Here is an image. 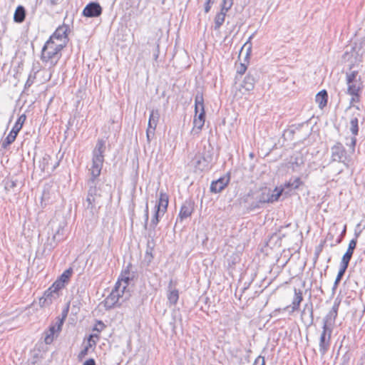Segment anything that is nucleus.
I'll use <instances>...</instances> for the list:
<instances>
[{"instance_id": "5", "label": "nucleus", "mask_w": 365, "mask_h": 365, "mask_svg": "<svg viewBox=\"0 0 365 365\" xmlns=\"http://www.w3.org/2000/svg\"><path fill=\"white\" fill-rule=\"evenodd\" d=\"M50 225L53 231V237L51 239L48 238L45 247L49 251H51L57 246L58 242L64 239L66 223L65 222H61L56 225V222L52 221L50 222Z\"/></svg>"}, {"instance_id": "6", "label": "nucleus", "mask_w": 365, "mask_h": 365, "mask_svg": "<svg viewBox=\"0 0 365 365\" xmlns=\"http://www.w3.org/2000/svg\"><path fill=\"white\" fill-rule=\"evenodd\" d=\"M333 330L322 327L319 341V351L323 357L329 351L331 343V334Z\"/></svg>"}, {"instance_id": "2", "label": "nucleus", "mask_w": 365, "mask_h": 365, "mask_svg": "<svg viewBox=\"0 0 365 365\" xmlns=\"http://www.w3.org/2000/svg\"><path fill=\"white\" fill-rule=\"evenodd\" d=\"M282 192L283 188L275 187L272 192L267 187L262 188L248 193L245 198V202L249 205L251 210L259 208L262 204L272 203L277 201Z\"/></svg>"}, {"instance_id": "1", "label": "nucleus", "mask_w": 365, "mask_h": 365, "mask_svg": "<svg viewBox=\"0 0 365 365\" xmlns=\"http://www.w3.org/2000/svg\"><path fill=\"white\" fill-rule=\"evenodd\" d=\"M106 140L98 139L92 152V165L88 169L89 178L86 181L88 195L86 197L87 208L93 210L99 203L101 196V189L97 186L104 163Z\"/></svg>"}, {"instance_id": "27", "label": "nucleus", "mask_w": 365, "mask_h": 365, "mask_svg": "<svg viewBox=\"0 0 365 365\" xmlns=\"http://www.w3.org/2000/svg\"><path fill=\"white\" fill-rule=\"evenodd\" d=\"M360 115L357 113L356 115L353 114L351 117L349 122V129L351 134L354 136H356L359 134V116Z\"/></svg>"}, {"instance_id": "28", "label": "nucleus", "mask_w": 365, "mask_h": 365, "mask_svg": "<svg viewBox=\"0 0 365 365\" xmlns=\"http://www.w3.org/2000/svg\"><path fill=\"white\" fill-rule=\"evenodd\" d=\"M26 16V10L23 6H18L16 9L14 20L16 23H22Z\"/></svg>"}, {"instance_id": "31", "label": "nucleus", "mask_w": 365, "mask_h": 365, "mask_svg": "<svg viewBox=\"0 0 365 365\" xmlns=\"http://www.w3.org/2000/svg\"><path fill=\"white\" fill-rule=\"evenodd\" d=\"M226 12L220 11V12L217 13L215 17V26L214 29L218 30L222 26L223 23L225 22Z\"/></svg>"}, {"instance_id": "16", "label": "nucleus", "mask_w": 365, "mask_h": 365, "mask_svg": "<svg viewBox=\"0 0 365 365\" xmlns=\"http://www.w3.org/2000/svg\"><path fill=\"white\" fill-rule=\"evenodd\" d=\"M59 297V293L55 292L50 287L44 292L43 297L39 299V305L41 307H48L52 304L53 300Z\"/></svg>"}, {"instance_id": "54", "label": "nucleus", "mask_w": 365, "mask_h": 365, "mask_svg": "<svg viewBox=\"0 0 365 365\" xmlns=\"http://www.w3.org/2000/svg\"><path fill=\"white\" fill-rule=\"evenodd\" d=\"M255 34H253L252 35H251L250 37H249V39L247 40V41L244 44V47L247 46L248 44L249 46L247 48V56L250 55V53L251 52V43H250V40L253 38Z\"/></svg>"}, {"instance_id": "34", "label": "nucleus", "mask_w": 365, "mask_h": 365, "mask_svg": "<svg viewBox=\"0 0 365 365\" xmlns=\"http://www.w3.org/2000/svg\"><path fill=\"white\" fill-rule=\"evenodd\" d=\"M73 274V269L68 268L66 269L58 277V280L64 283L65 284L68 282L71 275Z\"/></svg>"}, {"instance_id": "35", "label": "nucleus", "mask_w": 365, "mask_h": 365, "mask_svg": "<svg viewBox=\"0 0 365 365\" xmlns=\"http://www.w3.org/2000/svg\"><path fill=\"white\" fill-rule=\"evenodd\" d=\"M68 310H69V305L68 304L66 306V307H65L63 309L62 313H61V317H57L56 318V322L58 323V329H59V327H62L63 326V322H64L65 319H66V317L68 316Z\"/></svg>"}, {"instance_id": "45", "label": "nucleus", "mask_w": 365, "mask_h": 365, "mask_svg": "<svg viewBox=\"0 0 365 365\" xmlns=\"http://www.w3.org/2000/svg\"><path fill=\"white\" fill-rule=\"evenodd\" d=\"M195 104H204V98L202 93L197 91L195 97Z\"/></svg>"}, {"instance_id": "7", "label": "nucleus", "mask_w": 365, "mask_h": 365, "mask_svg": "<svg viewBox=\"0 0 365 365\" xmlns=\"http://www.w3.org/2000/svg\"><path fill=\"white\" fill-rule=\"evenodd\" d=\"M26 115L22 114L19 117L16 122L15 123L14 127L10 131L9 134L5 138V140L1 143V147L3 148H6L9 145H11L16 138V136L22 128V126L26 120Z\"/></svg>"}, {"instance_id": "14", "label": "nucleus", "mask_w": 365, "mask_h": 365, "mask_svg": "<svg viewBox=\"0 0 365 365\" xmlns=\"http://www.w3.org/2000/svg\"><path fill=\"white\" fill-rule=\"evenodd\" d=\"M194 211V202L192 200H185L182 205L179 215L176 220V223L179 221L181 222L184 220L192 215Z\"/></svg>"}, {"instance_id": "62", "label": "nucleus", "mask_w": 365, "mask_h": 365, "mask_svg": "<svg viewBox=\"0 0 365 365\" xmlns=\"http://www.w3.org/2000/svg\"><path fill=\"white\" fill-rule=\"evenodd\" d=\"M361 234V232H355L354 233V237L353 239H356V240H358V237H359Z\"/></svg>"}, {"instance_id": "63", "label": "nucleus", "mask_w": 365, "mask_h": 365, "mask_svg": "<svg viewBox=\"0 0 365 365\" xmlns=\"http://www.w3.org/2000/svg\"><path fill=\"white\" fill-rule=\"evenodd\" d=\"M351 101V102H358L359 101L356 100V96H352Z\"/></svg>"}, {"instance_id": "30", "label": "nucleus", "mask_w": 365, "mask_h": 365, "mask_svg": "<svg viewBox=\"0 0 365 365\" xmlns=\"http://www.w3.org/2000/svg\"><path fill=\"white\" fill-rule=\"evenodd\" d=\"M205 121V120L201 119L193 120V128L191 130V134L192 135H197L200 133L202 127L204 126Z\"/></svg>"}, {"instance_id": "37", "label": "nucleus", "mask_w": 365, "mask_h": 365, "mask_svg": "<svg viewBox=\"0 0 365 365\" xmlns=\"http://www.w3.org/2000/svg\"><path fill=\"white\" fill-rule=\"evenodd\" d=\"M345 272H346L345 269L339 268V270L338 272L337 276L336 277V279L334 281V286H333V288H332L334 292L335 291V289L338 287V285H339L340 281L341 280V279H342Z\"/></svg>"}, {"instance_id": "60", "label": "nucleus", "mask_w": 365, "mask_h": 365, "mask_svg": "<svg viewBox=\"0 0 365 365\" xmlns=\"http://www.w3.org/2000/svg\"><path fill=\"white\" fill-rule=\"evenodd\" d=\"M83 365H96V362L94 359H89L88 360L86 361Z\"/></svg>"}, {"instance_id": "25", "label": "nucleus", "mask_w": 365, "mask_h": 365, "mask_svg": "<svg viewBox=\"0 0 365 365\" xmlns=\"http://www.w3.org/2000/svg\"><path fill=\"white\" fill-rule=\"evenodd\" d=\"M327 101L328 93L326 90H322L316 95L315 101L319 108L323 109L327 106Z\"/></svg>"}, {"instance_id": "9", "label": "nucleus", "mask_w": 365, "mask_h": 365, "mask_svg": "<svg viewBox=\"0 0 365 365\" xmlns=\"http://www.w3.org/2000/svg\"><path fill=\"white\" fill-rule=\"evenodd\" d=\"M339 302L335 301L331 310L327 314L322 320V327L331 329L333 330L335 320L338 315Z\"/></svg>"}, {"instance_id": "40", "label": "nucleus", "mask_w": 365, "mask_h": 365, "mask_svg": "<svg viewBox=\"0 0 365 365\" xmlns=\"http://www.w3.org/2000/svg\"><path fill=\"white\" fill-rule=\"evenodd\" d=\"M233 5V1L230 0H222L221 5V11L227 12Z\"/></svg>"}, {"instance_id": "19", "label": "nucleus", "mask_w": 365, "mask_h": 365, "mask_svg": "<svg viewBox=\"0 0 365 365\" xmlns=\"http://www.w3.org/2000/svg\"><path fill=\"white\" fill-rule=\"evenodd\" d=\"M62 327H59L58 328V323L55 322L53 324H51L48 329L44 332V342L46 344H51L55 337H57L58 334L61 331Z\"/></svg>"}, {"instance_id": "20", "label": "nucleus", "mask_w": 365, "mask_h": 365, "mask_svg": "<svg viewBox=\"0 0 365 365\" xmlns=\"http://www.w3.org/2000/svg\"><path fill=\"white\" fill-rule=\"evenodd\" d=\"M51 160V157L48 154H45L42 157L41 160H39L38 167L43 173H47L48 174H50L53 172L58 166L59 162L58 161L51 168H50L49 163Z\"/></svg>"}, {"instance_id": "48", "label": "nucleus", "mask_w": 365, "mask_h": 365, "mask_svg": "<svg viewBox=\"0 0 365 365\" xmlns=\"http://www.w3.org/2000/svg\"><path fill=\"white\" fill-rule=\"evenodd\" d=\"M252 365H265V359H264V357L259 355L258 356Z\"/></svg>"}, {"instance_id": "49", "label": "nucleus", "mask_w": 365, "mask_h": 365, "mask_svg": "<svg viewBox=\"0 0 365 365\" xmlns=\"http://www.w3.org/2000/svg\"><path fill=\"white\" fill-rule=\"evenodd\" d=\"M99 339V336L98 334H92L89 336V338H88V343H91L93 344V346H96V340L95 339Z\"/></svg>"}, {"instance_id": "50", "label": "nucleus", "mask_w": 365, "mask_h": 365, "mask_svg": "<svg viewBox=\"0 0 365 365\" xmlns=\"http://www.w3.org/2000/svg\"><path fill=\"white\" fill-rule=\"evenodd\" d=\"M145 223H144V227L146 229L148 227V218H149V210H148V205L146 203L145 208Z\"/></svg>"}, {"instance_id": "55", "label": "nucleus", "mask_w": 365, "mask_h": 365, "mask_svg": "<svg viewBox=\"0 0 365 365\" xmlns=\"http://www.w3.org/2000/svg\"><path fill=\"white\" fill-rule=\"evenodd\" d=\"M247 70V66L244 63H240L239 68H237V73L242 75L245 73Z\"/></svg>"}, {"instance_id": "61", "label": "nucleus", "mask_w": 365, "mask_h": 365, "mask_svg": "<svg viewBox=\"0 0 365 365\" xmlns=\"http://www.w3.org/2000/svg\"><path fill=\"white\" fill-rule=\"evenodd\" d=\"M356 136H354V135H353V137L351 138V145H352L353 147H354V146H355V145H356Z\"/></svg>"}, {"instance_id": "57", "label": "nucleus", "mask_w": 365, "mask_h": 365, "mask_svg": "<svg viewBox=\"0 0 365 365\" xmlns=\"http://www.w3.org/2000/svg\"><path fill=\"white\" fill-rule=\"evenodd\" d=\"M159 53H160L159 44H157L156 47H155V48L154 50V52H153V59H154L155 61H158V57H159Z\"/></svg>"}, {"instance_id": "4", "label": "nucleus", "mask_w": 365, "mask_h": 365, "mask_svg": "<svg viewBox=\"0 0 365 365\" xmlns=\"http://www.w3.org/2000/svg\"><path fill=\"white\" fill-rule=\"evenodd\" d=\"M212 161V154L210 150H207L205 147L202 150H199L191 160V165L195 169V171H205L210 168V164Z\"/></svg>"}, {"instance_id": "11", "label": "nucleus", "mask_w": 365, "mask_h": 365, "mask_svg": "<svg viewBox=\"0 0 365 365\" xmlns=\"http://www.w3.org/2000/svg\"><path fill=\"white\" fill-rule=\"evenodd\" d=\"M303 299L304 297L302 291L299 289L294 288V297L292 304L285 307L283 309L285 311H289L290 314L298 312L300 309V304Z\"/></svg>"}, {"instance_id": "38", "label": "nucleus", "mask_w": 365, "mask_h": 365, "mask_svg": "<svg viewBox=\"0 0 365 365\" xmlns=\"http://www.w3.org/2000/svg\"><path fill=\"white\" fill-rule=\"evenodd\" d=\"M346 233V225H344L343 230L341 232L340 235H339L338 238L335 240V242L334 243L331 244V247H334L337 245H339L342 242L343 239L344 238Z\"/></svg>"}, {"instance_id": "13", "label": "nucleus", "mask_w": 365, "mask_h": 365, "mask_svg": "<svg viewBox=\"0 0 365 365\" xmlns=\"http://www.w3.org/2000/svg\"><path fill=\"white\" fill-rule=\"evenodd\" d=\"M103 9L98 2L92 1L88 4L83 10L82 14L86 17L94 18L101 15Z\"/></svg>"}, {"instance_id": "46", "label": "nucleus", "mask_w": 365, "mask_h": 365, "mask_svg": "<svg viewBox=\"0 0 365 365\" xmlns=\"http://www.w3.org/2000/svg\"><path fill=\"white\" fill-rule=\"evenodd\" d=\"M155 129L150 128V127H148L147 130H146V138H147V141L148 143H150L151 139L153 138V136L155 135Z\"/></svg>"}, {"instance_id": "52", "label": "nucleus", "mask_w": 365, "mask_h": 365, "mask_svg": "<svg viewBox=\"0 0 365 365\" xmlns=\"http://www.w3.org/2000/svg\"><path fill=\"white\" fill-rule=\"evenodd\" d=\"M214 0H207L205 4V12L208 13L210 11L211 6L213 4Z\"/></svg>"}, {"instance_id": "41", "label": "nucleus", "mask_w": 365, "mask_h": 365, "mask_svg": "<svg viewBox=\"0 0 365 365\" xmlns=\"http://www.w3.org/2000/svg\"><path fill=\"white\" fill-rule=\"evenodd\" d=\"M357 74H358V72L356 71H354L349 73H346V83H354L356 81Z\"/></svg>"}, {"instance_id": "33", "label": "nucleus", "mask_w": 365, "mask_h": 365, "mask_svg": "<svg viewBox=\"0 0 365 365\" xmlns=\"http://www.w3.org/2000/svg\"><path fill=\"white\" fill-rule=\"evenodd\" d=\"M352 255H353L346 252L341 258L339 268L346 270V269L348 268L349 262L351 259Z\"/></svg>"}, {"instance_id": "18", "label": "nucleus", "mask_w": 365, "mask_h": 365, "mask_svg": "<svg viewBox=\"0 0 365 365\" xmlns=\"http://www.w3.org/2000/svg\"><path fill=\"white\" fill-rule=\"evenodd\" d=\"M331 150L332 161L344 162L343 158H346V151L341 143H336Z\"/></svg>"}, {"instance_id": "23", "label": "nucleus", "mask_w": 365, "mask_h": 365, "mask_svg": "<svg viewBox=\"0 0 365 365\" xmlns=\"http://www.w3.org/2000/svg\"><path fill=\"white\" fill-rule=\"evenodd\" d=\"M168 195L161 190L159 194L158 203L155 206V209L159 210L165 213L168 205Z\"/></svg>"}, {"instance_id": "58", "label": "nucleus", "mask_w": 365, "mask_h": 365, "mask_svg": "<svg viewBox=\"0 0 365 365\" xmlns=\"http://www.w3.org/2000/svg\"><path fill=\"white\" fill-rule=\"evenodd\" d=\"M335 231V232H337V229L335 227H333L331 228L330 232L327 235V240H333L334 239V235L331 233L332 231Z\"/></svg>"}, {"instance_id": "42", "label": "nucleus", "mask_w": 365, "mask_h": 365, "mask_svg": "<svg viewBox=\"0 0 365 365\" xmlns=\"http://www.w3.org/2000/svg\"><path fill=\"white\" fill-rule=\"evenodd\" d=\"M356 244H357L356 240L352 239L349 243V246H348V249H347L346 252L353 255L354 251L356 249Z\"/></svg>"}, {"instance_id": "8", "label": "nucleus", "mask_w": 365, "mask_h": 365, "mask_svg": "<svg viewBox=\"0 0 365 365\" xmlns=\"http://www.w3.org/2000/svg\"><path fill=\"white\" fill-rule=\"evenodd\" d=\"M119 287V284L115 285L114 289L104 299L103 304L106 309H110L121 304V302L119 300V292L122 291Z\"/></svg>"}, {"instance_id": "32", "label": "nucleus", "mask_w": 365, "mask_h": 365, "mask_svg": "<svg viewBox=\"0 0 365 365\" xmlns=\"http://www.w3.org/2000/svg\"><path fill=\"white\" fill-rule=\"evenodd\" d=\"M165 214V212H161L159 210L155 209V213L151 219L150 227L153 229H155V227L158 225L160 221V217L163 216Z\"/></svg>"}, {"instance_id": "56", "label": "nucleus", "mask_w": 365, "mask_h": 365, "mask_svg": "<svg viewBox=\"0 0 365 365\" xmlns=\"http://www.w3.org/2000/svg\"><path fill=\"white\" fill-rule=\"evenodd\" d=\"M59 2V0H46V5L51 8L56 6Z\"/></svg>"}, {"instance_id": "64", "label": "nucleus", "mask_w": 365, "mask_h": 365, "mask_svg": "<svg viewBox=\"0 0 365 365\" xmlns=\"http://www.w3.org/2000/svg\"><path fill=\"white\" fill-rule=\"evenodd\" d=\"M130 292L129 291H128V296L125 297V299H126L127 298L128 299L130 297Z\"/></svg>"}, {"instance_id": "12", "label": "nucleus", "mask_w": 365, "mask_h": 365, "mask_svg": "<svg viewBox=\"0 0 365 365\" xmlns=\"http://www.w3.org/2000/svg\"><path fill=\"white\" fill-rule=\"evenodd\" d=\"M177 282L170 279L167 287L168 303L170 306H174L179 299V291L177 289Z\"/></svg>"}, {"instance_id": "53", "label": "nucleus", "mask_w": 365, "mask_h": 365, "mask_svg": "<svg viewBox=\"0 0 365 365\" xmlns=\"http://www.w3.org/2000/svg\"><path fill=\"white\" fill-rule=\"evenodd\" d=\"M153 248L148 247L145 252V257L148 259V262H151V260L153 258V254H152Z\"/></svg>"}, {"instance_id": "47", "label": "nucleus", "mask_w": 365, "mask_h": 365, "mask_svg": "<svg viewBox=\"0 0 365 365\" xmlns=\"http://www.w3.org/2000/svg\"><path fill=\"white\" fill-rule=\"evenodd\" d=\"M106 327L105 324L101 321H98L96 324L95 327H93V330L96 331L98 332H101L103 330V329Z\"/></svg>"}, {"instance_id": "39", "label": "nucleus", "mask_w": 365, "mask_h": 365, "mask_svg": "<svg viewBox=\"0 0 365 365\" xmlns=\"http://www.w3.org/2000/svg\"><path fill=\"white\" fill-rule=\"evenodd\" d=\"M65 284L58 279L56 280V282L50 287L55 292L58 293V292L64 288Z\"/></svg>"}, {"instance_id": "21", "label": "nucleus", "mask_w": 365, "mask_h": 365, "mask_svg": "<svg viewBox=\"0 0 365 365\" xmlns=\"http://www.w3.org/2000/svg\"><path fill=\"white\" fill-rule=\"evenodd\" d=\"M230 181L229 177L220 178L215 181H212L210 185V191L212 192H220L227 185Z\"/></svg>"}, {"instance_id": "26", "label": "nucleus", "mask_w": 365, "mask_h": 365, "mask_svg": "<svg viewBox=\"0 0 365 365\" xmlns=\"http://www.w3.org/2000/svg\"><path fill=\"white\" fill-rule=\"evenodd\" d=\"M159 118H160L159 110L157 109H153L150 113L148 127H150V128L156 129V126L159 121Z\"/></svg>"}, {"instance_id": "36", "label": "nucleus", "mask_w": 365, "mask_h": 365, "mask_svg": "<svg viewBox=\"0 0 365 365\" xmlns=\"http://www.w3.org/2000/svg\"><path fill=\"white\" fill-rule=\"evenodd\" d=\"M301 185H302L301 179L299 178H295L294 180L291 179L289 182H286L284 187L297 189Z\"/></svg>"}, {"instance_id": "3", "label": "nucleus", "mask_w": 365, "mask_h": 365, "mask_svg": "<svg viewBox=\"0 0 365 365\" xmlns=\"http://www.w3.org/2000/svg\"><path fill=\"white\" fill-rule=\"evenodd\" d=\"M64 47V43L47 40L41 49V60L50 66H56L62 56L61 51Z\"/></svg>"}, {"instance_id": "17", "label": "nucleus", "mask_w": 365, "mask_h": 365, "mask_svg": "<svg viewBox=\"0 0 365 365\" xmlns=\"http://www.w3.org/2000/svg\"><path fill=\"white\" fill-rule=\"evenodd\" d=\"M302 320L308 326H311L314 323V310L312 303H307L304 306V309L301 312Z\"/></svg>"}, {"instance_id": "15", "label": "nucleus", "mask_w": 365, "mask_h": 365, "mask_svg": "<svg viewBox=\"0 0 365 365\" xmlns=\"http://www.w3.org/2000/svg\"><path fill=\"white\" fill-rule=\"evenodd\" d=\"M256 75V71H254V73L249 71L247 75L245 77L239 89V91L242 93V94H245V93L242 91V89H244L246 92L251 91L254 89L255 84L257 81Z\"/></svg>"}, {"instance_id": "43", "label": "nucleus", "mask_w": 365, "mask_h": 365, "mask_svg": "<svg viewBox=\"0 0 365 365\" xmlns=\"http://www.w3.org/2000/svg\"><path fill=\"white\" fill-rule=\"evenodd\" d=\"M93 346V344L91 343H88V345H86L79 353L78 354V358L79 359H83L87 354H88V349L90 347H91Z\"/></svg>"}, {"instance_id": "59", "label": "nucleus", "mask_w": 365, "mask_h": 365, "mask_svg": "<svg viewBox=\"0 0 365 365\" xmlns=\"http://www.w3.org/2000/svg\"><path fill=\"white\" fill-rule=\"evenodd\" d=\"M202 109H205L204 104H195V113L197 114L200 112Z\"/></svg>"}, {"instance_id": "22", "label": "nucleus", "mask_w": 365, "mask_h": 365, "mask_svg": "<svg viewBox=\"0 0 365 365\" xmlns=\"http://www.w3.org/2000/svg\"><path fill=\"white\" fill-rule=\"evenodd\" d=\"M4 189L7 192H16L19 185V180L14 176L8 177L4 180Z\"/></svg>"}, {"instance_id": "51", "label": "nucleus", "mask_w": 365, "mask_h": 365, "mask_svg": "<svg viewBox=\"0 0 365 365\" xmlns=\"http://www.w3.org/2000/svg\"><path fill=\"white\" fill-rule=\"evenodd\" d=\"M194 119H201L205 120V109H202L199 113H195Z\"/></svg>"}, {"instance_id": "24", "label": "nucleus", "mask_w": 365, "mask_h": 365, "mask_svg": "<svg viewBox=\"0 0 365 365\" xmlns=\"http://www.w3.org/2000/svg\"><path fill=\"white\" fill-rule=\"evenodd\" d=\"M133 279L132 274L130 273V272L128 270V277H125L124 278H122L121 279H118V282L115 283V285L119 284V288L121 289L122 292H119V300L120 301V299L124 297L125 294V290L128 286L130 281Z\"/></svg>"}, {"instance_id": "29", "label": "nucleus", "mask_w": 365, "mask_h": 365, "mask_svg": "<svg viewBox=\"0 0 365 365\" xmlns=\"http://www.w3.org/2000/svg\"><path fill=\"white\" fill-rule=\"evenodd\" d=\"M348 88L347 93L351 96H356V100L359 101V91L361 90L360 85H357L356 83H347Z\"/></svg>"}, {"instance_id": "44", "label": "nucleus", "mask_w": 365, "mask_h": 365, "mask_svg": "<svg viewBox=\"0 0 365 365\" xmlns=\"http://www.w3.org/2000/svg\"><path fill=\"white\" fill-rule=\"evenodd\" d=\"M36 78V72H34V73H30L29 77H28V79L25 83V88H29L34 82V80Z\"/></svg>"}, {"instance_id": "10", "label": "nucleus", "mask_w": 365, "mask_h": 365, "mask_svg": "<svg viewBox=\"0 0 365 365\" xmlns=\"http://www.w3.org/2000/svg\"><path fill=\"white\" fill-rule=\"evenodd\" d=\"M69 30L68 26L66 24H63L59 26L53 34L49 37L48 40H51L52 41H56L58 43H64L65 46L67 44L68 41V31Z\"/></svg>"}]
</instances>
